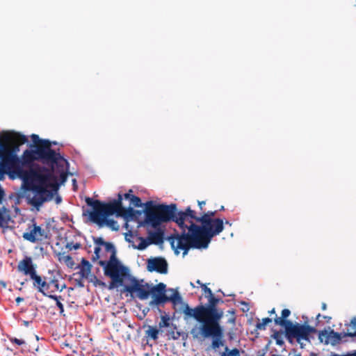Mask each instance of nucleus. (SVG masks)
Instances as JSON below:
<instances>
[{
    "label": "nucleus",
    "instance_id": "cd10ccee",
    "mask_svg": "<svg viewBox=\"0 0 356 356\" xmlns=\"http://www.w3.org/2000/svg\"><path fill=\"white\" fill-rule=\"evenodd\" d=\"M47 281L50 293H54L59 289V281L57 276L53 275L49 278L47 277Z\"/></svg>",
    "mask_w": 356,
    "mask_h": 356
},
{
    "label": "nucleus",
    "instance_id": "774afa93",
    "mask_svg": "<svg viewBox=\"0 0 356 356\" xmlns=\"http://www.w3.org/2000/svg\"><path fill=\"white\" fill-rule=\"evenodd\" d=\"M235 321H236V318L235 317H232V318L229 319L228 322L231 323H234Z\"/></svg>",
    "mask_w": 356,
    "mask_h": 356
},
{
    "label": "nucleus",
    "instance_id": "bb28decb",
    "mask_svg": "<svg viewBox=\"0 0 356 356\" xmlns=\"http://www.w3.org/2000/svg\"><path fill=\"white\" fill-rule=\"evenodd\" d=\"M345 326L347 328V332L345 333H350V335H346L350 337H356V316L352 318L349 323H345Z\"/></svg>",
    "mask_w": 356,
    "mask_h": 356
},
{
    "label": "nucleus",
    "instance_id": "a878e982",
    "mask_svg": "<svg viewBox=\"0 0 356 356\" xmlns=\"http://www.w3.org/2000/svg\"><path fill=\"white\" fill-rule=\"evenodd\" d=\"M127 222L129 220H134V209L129 207L127 209H125L122 207V209H120V215Z\"/></svg>",
    "mask_w": 356,
    "mask_h": 356
},
{
    "label": "nucleus",
    "instance_id": "49530a36",
    "mask_svg": "<svg viewBox=\"0 0 356 356\" xmlns=\"http://www.w3.org/2000/svg\"><path fill=\"white\" fill-rule=\"evenodd\" d=\"M56 305V306L58 307V308L59 309L60 314L65 316V314H64V306H63V303L60 301H57Z\"/></svg>",
    "mask_w": 356,
    "mask_h": 356
},
{
    "label": "nucleus",
    "instance_id": "412c9836",
    "mask_svg": "<svg viewBox=\"0 0 356 356\" xmlns=\"http://www.w3.org/2000/svg\"><path fill=\"white\" fill-rule=\"evenodd\" d=\"M154 232H149L148 238L151 241L152 244L159 245L163 242L164 232L161 228H156Z\"/></svg>",
    "mask_w": 356,
    "mask_h": 356
},
{
    "label": "nucleus",
    "instance_id": "c9c22d12",
    "mask_svg": "<svg viewBox=\"0 0 356 356\" xmlns=\"http://www.w3.org/2000/svg\"><path fill=\"white\" fill-rule=\"evenodd\" d=\"M130 204L134 205L136 207H143V204L140 197L134 195L130 201Z\"/></svg>",
    "mask_w": 356,
    "mask_h": 356
},
{
    "label": "nucleus",
    "instance_id": "e433bc0d",
    "mask_svg": "<svg viewBox=\"0 0 356 356\" xmlns=\"http://www.w3.org/2000/svg\"><path fill=\"white\" fill-rule=\"evenodd\" d=\"M105 247V250L106 252H111L112 254L116 256V250L114 246V245L112 243L110 242H106L105 244L103 245Z\"/></svg>",
    "mask_w": 356,
    "mask_h": 356
},
{
    "label": "nucleus",
    "instance_id": "864d4df0",
    "mask_svg": "<svg viewBox=\"0 0 356 356\" xmlns=\"http://www.w3.org/2000/svg\"><path fill=\"white\" fill-rule=\"evenodd\" d=\"M65 261L66 263H67V264H70L71 265H72L74 264L73 262V260H72V258L71 256L70 255H67L65 257Z\"/></svg>",
    "mask_w": 356,
    "mask_h": 356
},
{
    "label": "nucleus",
    "instance_id": "5701e85b",
    "mask_svg": "<svg viewBox=\"0 0 356 356\" xmlns=\"http://www.w3.org/2000/svg\"><path fill=\"white\" fill-rule=\"evenodd\" d=\"M80 270L79 274L81 279L88 278L91 272L92 265L86 259L83 258L81 261Z\"/></svg>",
    "mask_w": 356,
    "mask_h": 356
},
{
    "label": "nucleus",
    "instance_id": "ddd939ff",
    "mask_svg": "<svg viewBox=\"0 0 356 356\" xmlns=\"http://www.w3.org/2000/svg\"><path fill=\"white\" fill-rule=\"evenodd\" d=\"M129 279L131 282V285H124L123 291L130 293L131 296H134V293H136V296L140 300H146L149 298L150 295V288L151 285L148 283H145V284H141L134 277L129 275Z\"/></svg>",
    "mask_w": 356,
    "mask_h": 356
},
{
    "label": "nucleus",
    "instance_id": "aec40b11",
    "mask_svg": "<svg viewBox=\"0 0 356 356\" xmlns=\"http://www.w3.org/2000/svg\"><path fill=\"white\" fill-rule=\"evenodd\" d=\"M15 171V168L0 154V180L3 178L5 174L8 175L10 178V172Z\"/></svg>",
    "mask_w": 356,
    "mask_h": 356
},
{
    "label": "nucleus",
    "instance_id": "7ed1b4c3",
    "mask_svg": "<svg viewBox=\"0 0 356 356\" xmlns=\"http://www.w3.org/2000/svg\"><path fill=\"white\" fill-rule=\"evenodd\" d=\"M157 213L151 209H145L144 213L145 219L144 222L140 223V226L147 224L154 229L161 228L163 222H173L179 227L181 232L184 231L183 220L186 214L182 213V210H179L177 205L175 203L170 204H160L156 206Z\"/></svg>",
    "mask_w": 356,
    "mask_h": 356
},
{
    "label": "nucleus",
    "instance_id": "ea45409f",
    "mask_svg": "<svg viewBox=\"0 0 356 356\" xmlns=\"http://www.w3.org/2000/svg\"><path fill=\"white\" fill-rule=\"evenodd\" d=\"M328 356H356V350L348 351L345 354L339 355L334 352H331Z\"/></svg>",
    "mask_w": 356,
    "mask_h": 356
},
{
    "label": "nucleus",
    "instance_id": "de8ad7c7",
    "mask_svg": "<svg viewBox=\"0 0 356 356\" xmlns=\"http://www.w3.org/2000/svg\"><path fill=\"white\" fill-rule=\"evenodd\" d=\"M94 242L95 244L98 245H104L105 244V241H104V239L101 237H98V238H94Z\"/></svg>",
    "mask_w": 356,
    "mask_h": 356
},
{
    "label": "nucleus",
    "instance_id": "f704fd0d",
    "mask_svg": "<svg viewBox=\"0 0 356 356\" xmlns=\"http://www.w3.org/2000/svg\"><path fill=\"white\" fill-rule=\"evenodd\" d=\"M271 322H272L271 318H270L268 317L264 318L262 319V322L257 323L256 324V327L257 330H265L266 329L267 324H268L269 323H271Z\"/></svg>",
    "mask_w": 356,
    "mask_h": 356
},
{
    "label": "nucleus",
    "instance_id": "2eb2a0df",
    "mask_svg": "<svg viewBox=\"0 0 356 356\" xmlns=\"http://www.w3.org/2000/svg\"><path fill=\"white\" fill-rule=\"evenodd\" d=\"M147 268L149 272H157L161 274L168 273V263L163 257H155L147 260Z\"/></svg>",
    "mask_w": 356,
    "mask_h": 356
},
{
    "label": "nucleus",
    "instance_id": "473e14b6",
    "mask_svg": "<svg viewBox=\"0 0 356 356\" xmlns=\"http://www.w3.org/2000/svg\"><path fill=\"white\" fill-rule=\"evenodd\" d=\"M220 356H240V350L236 348L230 350L227 346H225V352Z\"/></svg>",
    "mask_w": 356,
    "mask_h": 356
},
{
    "label": "nucleus",
    "instance_id": "f3484780",
    "mask_svg": "<svg viewBox=\"0 0 356 356\" xmlns=\"http://www.w3.org/2000/svg\"><path fill=\"white\" fill-rule=\"evenodd\" d=\"M31 138L33 143L29 144V147L34 149L43 147L45 149L46 152H56L54 149H51V144L56 145V142H51L47 139H41L37 134H32Z\"/></svg>",
    "mask_w": 356,
    "mask_h": 356
},
{
    "label": "nucleus",
    "instance_id": "7c9ffc66",
    "mask_svg": "<svg viewBox=\"0 0 356 356\" xmlns=\"http://www.w3.org/2000/svg\"><path fill=\"white\" fill-rule=\"evenodd\" d=\"M159 330L152 326H149V328L145 332L147 337H150L153 340H156L159 338Z\"/></svg>",
    "mask_w": 356,
    "mask_h": 356
},
{
    "label": "nucleus",
    "instance_id": "5fc2aeb1",
    "mask_svg": "<svg viewBox=\"0 0 356 356\" xmlns=\"http://www.w3.org/2000/svg\"><path fill=\"white\" fill-rule=\"evenodd\" d=\"M133 234L131 233V232H129V234H125V240L128 242V243H132V241L131 239V237H132Z\"/></svg>",
    "mask_w": 356,
    "mask_h": 356
},
{
    "label": "nucleus",
    "instance_id": "4c0bfd02",
    "mask_svg": "<svg viewBox=\"0 0 356 356\" xmlns=\"http://www.w3.org/2000/svg\"><path fill=\"white\" fill-rule=\"evenodd\" d=\"M32 222H33L32 226H35V230L37 236H44V230L43 229H42V227L40 226L37 225V224L35 223L34 220H33Z\"/></svg>",
    "mask_w": 356,
    "mask_h": 356
},
{
    "label": "nucleus",
    "instance_id": "a18cd8bd",
    "mask_svg": "<svg viewBox=\"0 0 356 356\" xmlns=\"http://www.w3.org/2000/svg\"><path fill=\"white\" fill-rule=\"evenodd\" d=\"M44 296L48 297L49 298L54 300L56 301V303L57 301H60V300H63L62 297L60 296H56L51 293H47V295H45Z\"/></svg>",
    "mask_w": 356,
    "mask_h": 356
},
{
    "label": "nucleus",
    "instance_id": "b1692460",
    "mask_svg": "<svg viewBox=\"0 0 356 356\" xmlns=\"http://www.w3.org/2000/svg\"><path fill=\"white\" fill-rule=\"evenodd\" d=\"M291 311L289 309H284L282 311L281 317H276L274 318V322L275 325H280L281 327L286 328V325L283 323L284 321H291L290 320H287L286 318L290 316Z\"/></svg>",
    "mask_w": 356,
    "mask_h": 356
},
{
    "label": "nucleus",
    "instance_id": "9d476101",
    "mask_svg": "<svg viewBox=\"0 0 356 356\" xmlns=\"http://www.w3.org/2000/svg\"><path fill=\"white\" fill-rule=\"evenodd\" d=\"M29 170L37 186L40 188L42 195L47 198V202L51 200L54 195V191L48 190L47 188L50 186L51 181L54 179V172L58 173L54 171L51 168L49 169L40 165H35V168Z\"/></svg>",
    "mask_w": 356,
    "mask_h": 356
},
{
    "label": "nucleus",
    "instance_id": "e2e57ef3",
    "mask_svg": "<svg viewBox=\"0 0 356 356\" xmlns=\"http://www.w3.org/2000/svg\"><path fill=\"white\" fill-rule=\"evenodd\" d=\"M32 323V321H23V324L24 326L26 327H29V325Z\"/></svg>",
    "mask_w": 356,
    "mask_h": 356
},
{
    "label": "nucleus",
    "instance_id": "f8f14e48",
    "mask_svg": "<svg viewBox=\"0 0 356 356\" xmlns=\"http://www.w3.org/2000/svg\"><path fill=\"white\" fill-rule=\"evenodd\" d=\"M318 337L320 342L325 345L330 344L335 346L346 341L343 340L346 335H350V333H345V332H337L327 327L323 330H318Z\"/></svg>",
    "mask_w": 356,
    "mask_h": 356
},
{
    "label": "nucleus",
    "instance_id": "603ef678",
    "mask_svg": "<svg viewBox=\"0 0 356 356\" xmlns=\"http://www.w3.org/2000/svg\"><path fill=\"white\" fill-rule=\"evenodd\" d=\"M75 282H76V284L78 286H79V287H81V288L84 287V283H83V279H81V277L79 280L76 279V280H75Z\"/></svg>",
    "mask_w": 356,
    "mask_h": 356
},
{
    "label": "nucleus",
    "instance_id": "0eeeda50",
    "mask_svg": "<svg viewBox=\"0 0 356 356\" xmlns=\"http://www.w3.org/2000/svg\"><path fill=\"white\" fill-rule=\"evenodd\" d=\"M283 323L286 325L284 333L288 342L291 344L296 342L300 345L301 348H304L305 346L303 341L312 343L314 339L313 334L318 332V330L315 327L309 325L307 321L302 324L293 321H284Z\"/></svg>",
    "mask_w": 356,
    "mask_h": 356
},
{
    "label": "nucleus",
    "instance_id": "bf43d9fd",
    "mask_svg": "<svg viewBox=\"0 0 356 356\" xmlns=\"http://www.w3.org/2000/svg\"><path fill=\"white\" fill-rule=\"evenodd\" d=\"M4 191L2 189V188L0 186V204L2 202L3 196H4Z\"/></svg>",
    "mask_w": 356,
    "mask_h": 356
},
{
    "label": "nucleus",
    "instance_id": "a19ab883",
    "mask_svg": "<svg viewBox=\"0 0 356 356\" xmlns=\"http://www.w3.org/2000/svg\"><path fill=\"white\" fill-rule=\"evenodd\" d=\"M81 245L79 243H74L73 242H68L66 245V248L70 250H78L81 248Z\"/></svg>",
    "mask_w": 356,
    "mask_h": 356
},
{
    "label": "nucleus",
    "instance_id": "393cba45",
    "mask_svg": "<svg viewBox=\"0 0 356 356\" xmlns=\"http://www.w3.org/2000/svg\"><path fill=\"white\" fill-rule=\"evenodd\" d=\"M29 229H30L29 232H24L22 236L25 240L31 243H36L38 241L42 240V238H39L37 237V234L35 230V226H33V228H31V225H29Z\"/></svg>",
    "mask_w": 356,
    "mask_h": 356
},
{
    "label": "nucleus",
    "instance_id": "2f4dec72",
    "mask_svg": "<svg viewBox=\"0 0 356 356\" xmlns=\"http://www.w3.org/2000/svg\"><path fill=\"white\" fill-rule=\"evenodd\" d=\"M99 218L103 221L102 226L106 225L113 230L118 229V227H116L117 222L115 220L107 218V217H100Z\"/></svg>",
    "mask_w": 356,
    "mask_h": 356
},
{
    "label": "nucleus",
    "instance_id": "72a5a7b5",
    "mask_svg": "<svg viewBox=\"0 0 356 356\" xmlns=\"http://www.w3.org/2000/svg\"><path fill=\"white\" fill-rule=\"evenodd\" d=\"M170 317L167 314L161 316V320L159 323V328L161 329L163 327H170Z\"/></svg>",
    "mask_w": 356,
    "mask_h": 356
},
{
    "label": "nucleus",
    "instance_id": "0e129e2a",
    "mask_svg": "<svg viewBox=\"0 0 356 356\" xmlns=\"http://www.w3.org/2000/svg\"><path fill=\"white\" fill-rule=\"evenodd\" d=\"M23 300H24V298H21V297H17L15 299V301H16L17 303H19V302H22Z\"/></svg>",
    "mask_w": 356,
    "mask_h": 356
},
{
    "label": "nucleus",
    "instance_id": "6e6d98bb",
    "mask_svg": "<svg viewBox=\"0 0 356 356\" xmlns=\"http://www.w3.org/2000/svg\"><path fill=\"white\" fill-rule=\"evenodd\" d=\"M143 213H144V211H140V210H135L134 209V218L136 220L138 216H140Z\"/></svg>",
    "mask_w": 356,
    "mask_h": 356
},
{
    "label": "nucleus",
    "instance_id": "4d7b16f0",
    "mask_svg": "<svg viewBox=\"0 0 356 356\" xmlns=\"http://www.w3.org/2000/svg\"><path fill=\"white\" fill-rule=\"evenodd\" d=\"M322 317L325 319L327 320V321L328 322L330 319H331V317L330 316H323L321 315V314H318L317 316H316V320L318 321L319 318Z\"/></svg>",
    "mask_w": 356,
    "mask_h": 356
},
{
    "label": "nucleus",
    "instance_id": "69168bd1",
    "mask_svg": "<svg viewBox=\"0 0 356 356\" xmlns=\"http://www.w3.org/2000/svg\"><path fill=\"white\" fill-rule=\"evenodd\" d=\"M65 287H66L65 284H63L61 286L59 284V289L58 291H62L64 289H65Z\"/></svg>",
    "mask_w": 356,
    "mask_h": 356
},
{
    "label": "nucleus",
    "instance_id": "39448f33",
    "mask_svg": "<svg viewBox=\"0 0 356 356\" xmlns=\"http://www.w3.org/2000/svg\"><path fill=\"white\" fill-rule=\"evenodd\" d=\"M222 316V310L218 309L215 305L209 301L206 305L200 304L194 308L186 305L184 310V321H188L193 318L206 326L220 325L219 322Z\"/></svg>",
    "mask_w": 356,
    "mask_h": 356
},
{
    "label": "nucleus",
    "instance_id": "20e7f679",
    "mask_svg": "<svg viewBox=\"0 0 356 356\" xmlns=\"http://www.w3.org/2000/svg\"><path fill=\"white\" fill-rule=\"evenodd\" d=\"M16 178H19L22 181L23 196L25 197L26 203L32 206L36 211H39L43 204L47 202V198L42 195L41 189L37 186L29 170L15 169V172H10V179H15Z\"/></svg>",
    "mask_w": 356,
    "mask_h": 356
},
{
    "label": "nucleus",
    "instance_id": "58836bf2",
    "mask_svg": "<svg viewBox=\"0 0 356 356\" xmlns=\"http://www.w3.org/2000/svg\"><path fill=\"white\" fill-rule=\"evenodd\" d=\"M208 301L211 302L212 304L215 305V306H216V307H217V305L219 303H223L224 302L223 300H222L221 298H217V297L214 296L213 294L210 298H208Z\"/></svg>",
    "mask_w": 356,
    "mask_h": 356
},
{
    "label": "nucleus",
    "instance_id": "338daca9",
    "mask_svg": "<svg viewBox=\"0 0 356 356\" xmlns=\"http://www.w3.org/2000/svg\"><path fill=\"white\" fill-rule=\"evenodd\" d=\"M99 257H100L99 254H94V255L92 257V260L95 261V260L98 259Z\"/></svg>",
    "mask_w": 356,
    "mask_h": 356
},
{
    "label": "nucleus",
    "instance_id": "6e6552de",
    "mask_svg": "<svg viewBox=\"0 0 356 356\" xmlns=\"http://www.w3.org/2000/svg\"><path fill=\"white\" fill-rule=\"evenodd\" d=\"M0 138L5 143H17L12 149H9L6 145L0 142V154L15 169L19 168L20 158L17 154L19 151V145L29 142L27 136L15 131H1Z\"/></svg>",
    "mask_w": 356,
    "mask_h": 356
},
{
    "label": "nucleus",
    "instance_id": "6ab92c4d",
    "mask_svg": "<svg viewBox=\"0 0 356 356\" xmlns=\"http://www.w3.org/2000/svg\"><path fill=\"white\" fill-rule=\"evenodd\" d=\"M33 285L37 289L38 292L41 293L43 296L47 295L49 293L47 277L42 279L41 276L37 275L33 279Z\"/></svg>",
    "mask_w": 356,
    "mask_h": 356
},
{
    "label": "nucleus",
    "instance_id": "4468645a",
    "mask_svg": "<svg viewBox=\"0 0 356 356\" xmlns=\"http://www.w3.org/2000/svg\"><path fill=\"white\" fill-rule=\"evenodd\" d=\"M166 291V285L163 282L151 286L150 295L152 300L149 302V305L152 307L164 305L167 302Z\"/></svg>",
    "mask_w": 356,
    "mask_h": 356
},
{
    "label": "nucleus",
    "instance_id": "79ce46f5",
    "mask_svg": "<svg viewBox=\"0 0 356 356\" xmlns=\"http://www.w3.org/2000/svg\"><path fill=\"white\" fill-rule=\"evenodd\" d=\"M201 287H202V291L205 293L206 298H209L213 295V293H212L211 289L207 287L206 284H201Z\"/></svg>",
    "mask_w": 356,
    "mask_h": 356
},
{
    "label": "nucleus",
    "instance_id": "1a4fd4ad",
    "mask_svg": "<svg viewBox=\"0 0 356 356\" xmlns=\"http://www.w3.org/2000/svg\"><path fill=\"white\" fill-rule=\"evenodd\" d=\"M98 264L104 268V275L112 280L108 286L109 289L123 286V276L121 273H128V270L120 264L116 256L111 255L108 261L100 260Z\"/></svg>",
    "mask_w": 356,
    "mask_h": 356
},
{
    "label": "nucleus",
    "instance_id": "c03bdc74",
    "mask_svg": "<svg viewBox=\"0 0 356 356\" xmlns=\"http://www.w3.org/2000/svg\"><path fill=\"white\" fill-rule=\"evenodd\" d=\"M273 337L276 341L277 345L282 346L284 344V341L281 339L279 332H275Z\"/></svg>",
    "mask_w": 356,
    "mask_h": 356
},
{
    "label": "nucleus",
    "instance_id": "680f3d73",
    "mask_svg": "<svg viewBox=\"0 0 356 356\" xmlns=\"http://www.w3.org/2000/svg\"><path fill=\"white\" fill-rule=\"evenodd\" d=\"M55 201H56V203L58 204H60L62 201V198L60 195H57L56 197V199H55Z\"/></svg>",
    "mask_w": 356,
    "mask_h": 356
},
{
    "label": "nucleus",
    "instance_id": "09e8293b",
    "mask_svg": "<svg viewBox=\"0 0 356 356\" xmlns=\"http://www.w3.org/2000/svg\"><path fill=\"white\" fill-rule=\"evenodd\" d=\"M143 206L145 207V209H151L152 207H156L154 204V202L152 201H147L145 204H143Z\"/></svg>",
    "mask_w": 356,
    "mask_h": 356
},
{
    "label": "nucleus",
    "instance_id": "052dcab7",
    "mask_svg": "<svg viewBox=\"0 0 356 356\" xmlns=\"http://www.w3.org/2000/svg\"><path fill=\"white\" fill-rule=\"evenodd\" d=\"M100 251H101V248L99 246H97V247L95 248L94 254H99Z\"/></svg>",
    "mask_w": 356,
    "mask_h": 356
},
{
    "label": "nucleus",
    "instance_id": "f03ea898",
    "mask_svg": "<svg viewBox=\"0 0 356 356\" xmlns=\"http://www.w3.org/2000/svg\"><path fill=\"white\" fill-rule=\"evenodd\" d=\"M19 168L24 170V167L29 169L35 168V161H38L46 165L59 175L60 184L66 181L69 172V162L60 153L56 152H46L43 147L32 148L26 149L19 159Z\"/></svg>",
    "mask_w": 356,
    "mask_h": 356
},
{
    "label": "nucleus",
    "instance_id": "3c124183",
    "mask_svg": "<svg viewBox=\"0 0 356 356\" xmlns=\"http://www.w3.org/2000/svg\"><path fill=\"white\" fill-rule=\"evenodd\" d=\"M240 304L243 305V307H245L242 308L243 312H247L249 311L250 308H249L248 304L245 301L241 300L240 302Z\"/></svg>",
    "mask_w": 356,
    "mask_h": 356
},
{
    "label": "nucleus",
    "instance_id": "f257e3e1",
    "mask_svg": "<svg viewBox=\"0 0 356 356\" xmlns=\"http://www.w3.org/2000/svg\"><path fill=\"white\" fill-rule=\"evenodd\" d=\"M186 214L183 220L184 231L181 234H174L168 238L175 254L179 253V250H184L185 255L191 248H207L211 238L220 234L224 229L223 220L220 218H212L216 211H209L203 216L198 217L196 212L190 207L182 210Z\"/></svg>",
    "mask_w": 356,
    "mask_h": 356
},
{
    "label": "nucleus",
    "instance_id": "c85d7f7f",
    "mask_svg": "<svg viewBox=\"0 0 356 356\" xmlns=\"http://www.w3.org/2000/svg\"><path fill=\"white\" fill-rule=\"evenodd\" d=\"M138 239L140 241V243L138 245L134 244L132 245L134 249H138L139 250H143L146 249L150 244H152L151 241L148 238H143L142 236H138Z\"/></svg>",
    "mask_w": 356,
    "mask_h": 356
},
{
    "label": "nucleus",
    "instance_id": "c756f323",
    "mask_svg": "<svg viewBox=\"0 0 356 356\" xmlns=\"http://www.w3.org/2000/svg\"><path fill=\"white\" fill-rule=\"evenodd\" d=\"M5 210L6 209L4 207L0 209V228L2 229H6L8 227V222L10 220L9 216H6L3 213V211Z\"/></svg>",
    "mask_w": 356,
    "mask_h": 356
},
{
    "label": "nucleus",
    "instance_id": "423d86ee",
    "mask_svg": "<svg viewBox=\"0 0 356 356\" xmlns=\"http://www.w3.org/2000/svg\"><path fill=\"white\" fill-rule=\"evenodd\" d=\"M122 195H118V199H113L108 202H103L99 200H93L92 197H86V202L88 206L93 208V211L89 212L90 220L99 227H102V220L100 217H108L116 213L120 215V209H122Z\"/></svg>",
    "mask_w": 356,
    "mask_h": 356
},
{
    "label": "nucleus",
    "instance_id": "37998d69",
    "mask_svg": "<svg viewBox=\"0 0 356 356\" xmlns=\"http://www.w3.org/2000/svg\"><path fill=\"white\" fill-rule=\"evenodd\" d=\"M9 341L17 346H22L26 343V341L23 339H17L15 337H9Z\"/></svg>",
    "mask_w": 356,
    "mask_h": 356
},
{
    "label": "nucleus",
    "instance_id": "dca6fc26",
    "mask_svg": "<svg viewBox=\"0 0 356 356\" xmlns=\"http://www.w3.org/2000/svg\"><path fill=\"white\" fill-rule=\"evenodd\" d=\"M18 270L22 271L25 275H29L31 280L37 275L35 267L31 257L26 256L19 262Z\"/></svg>",
    "mask_w": 356,
    "mask_h": 356
},
{
    "label": "nucleus",
    "instance_id": "4be33fe9",
    "mask_svg": "<svg viewBox=\"0 0 356 356\" xmlns=\"http://www.w3.org/2000/svg\"><path fill=\"white\" fill-rule=\"evenodd\" d=\"M172 330H168L167 335L169 339H172L174 340H177L179 338H181L183 340H186L188 334L182 331L177 330V327L176 325L172 323Z\"/></svg>",
    "mask_w": 356,
    "mask_h": 356
},
{
    "label": "nucleus",
    "instance_id": "13d9d810",
    "mask_svg": "<svg viewBox=\"0 0 356 356\" xmlns=\"http://www.w3.org/2000/svg\"><path fill=\"white\" fill-rule=\"evenodd\" d=\"M289 356H302L300 353H297V350L296 349H293L290 353H289Z\"/></svg>",
    "mask_w": 356,
    "mask_h": 356
},
{
    "label": "nucleus",
    "instance_id": "9b49d317",
    "mask_svg": "<svg viewBox=\"0 0 356 356\" xmlns=\"http://www.w3.org/2000/svg\"><path fill=\"white\" fill-rule=\"evenodd\" d=\"M191 334L194 339L212 337L211 347L213 349L220 348L224 345L223 331L220 325L213 326H206L200 325L199 327L195 326L191 330Z\"/></svg>",
    "mask_w": 356,
    "mask_h": 356
},
{
    "label": "nucleus",
    "instance_id": "8fccbe9b",
    "mask_svg": "<svg viewBox=\"0 0 356 356\" xmlns=\"http://www.w3.org/2000/svg\"><path fill=\"white\" fill-rule=\"evenodd\" d=\"M131 193H132V190H129V191L128 193H126L124 195H122V198L124 197V199L129 200V201H131V199L134 196V195L131 194Z\"/></svg>",
    "mask_w": 356,
    "mask_h": 356
},
{
    "label": "nucleus",
    "instance_id": "a211bd4d",
    "mask_svg": "<svg viewBox=\"0 0 356 356\" xmlns=\"http://www.w3.org/2000/svg\"><path fill=\"white\" fill-rule=\"evenodd\" d=\"M170 291H173V293L170 296H167V302H171L175 309L184 314L185 305L188 304L183 302L182 297L177 290L171 289Z\"/></svg>",
    "mask_w": 356,
    "mask_h": 356
}]
</instances>
